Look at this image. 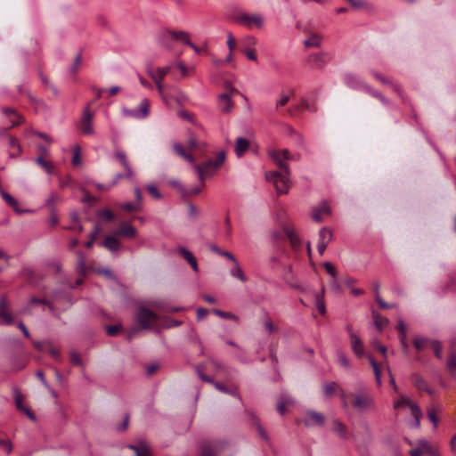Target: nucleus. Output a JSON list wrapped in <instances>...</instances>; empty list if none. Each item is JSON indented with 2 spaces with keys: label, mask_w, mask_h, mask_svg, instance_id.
Returning <instances> with one entry per match:
<instances>
[{
  "label": "nucleus",
  "mask_w": 456,
  "mask_h": 456,
  "mask_svg": "<svg viewBox=\"0 0 456 456\" xmlns=\"http://www.w3.org/2000/svg\"><path fill=\"white\" fill-rule=\"evenodd\" d=\"M269 157L275 162L282 173L279 171H270L265 174V178L274 184L278 193L286 194L290 188L289 166L286 160L277 153V150L269 151Z\"/></svg>",
  "instance_id": "obj_1"
},
{
  "label": "nucleus",
  "mask_w": 456,
  "mask_h": 456,
  "mask_svg": "<svg viewBox=\"0 0 456 456\" xmlns=\"http://www.w3.org/2000/svg\"><path fill=\"white\" fill-rule=\"evenodd\" d=\"M226 153L224 151H220L215 160L208 159L202 164H194V169L199 176L200 183H203L205 176L212 175L217 169H219L224 163Z\"/></svg>",
  "instance_id": "obj_2"
},
{
  "label": "nucleus",
  "mask_w": 456,
  "mask_h": 456,
  "mask_svg": "<svg viewBox=\"0 0 456 456\" xmlns=\"http://www.w3.org/2000/svg\"><path fill=\"white\" fill-rule=\"evenodd\" d=\"M200 456H232L230 444L224 440H207L200 445Z\"/></svg>",
  "instance_id": "obj_3"
},
{
  "label": "nucleus",
  "mask_w": 456,
  "mask_h": 456,
  "mask_svg": "<svg viewBox=\"0 0 456 456\" xmlns=\"http://www.w3.org/2000/svg\"><path fill=\"white\" fill-rule=\"evenodd\" d=\"M394 409L395 411L403 410L409 411L412 419L410 421L411 428H418L419 427V420L422 416L420 408L410 397L401 395L398 399L394 403Z\"/></svg>",
  "instance_id": "obj_4"
},
{
  "label": "nucleus",
  "mask_w": 456,
  "mask_h": 456,
  "mask_svg": "<svg viewBox=\"0 0 456 456\" xmlns=\"http://www.w3.org/2000/svg\"><path fill=\"white\" fill-rule=\"evenodd\" d=\"M232 20L249 29L254 27L258 28L264 27V18L259 13L249 14L247 12H240L234 15Z\"/></svg>",
  "instance_id": "obj_5"
},
{
  "label": "nucleus",
  "mask_w": 456,
  "mask_h": 456,
  "mask_svg": "<svg viewBox=\"0 0 456 456\" xmlns=\"http://www.w3.org/2000/svg\"><path fill=\"white\" fill-rule=\"evenodd\" d=\"M204 365L203 364H198L195 366V370L199 376V378L203 381L209 384H212L216 389H217L219 392L231 395L232 396H238L237 389L228 387L223 383L219 381H216L212 377L208 376L204 373Z\"/></svg>",
  "instance_id": "obj_6"
},
{
  "label": "nucleus",
  "mask_w": 456,
  "mask_h": 456,
  "mask_svg": "<svg viewBox=\"0 0 456 456\" xmlns=\"http://www.w3.org/2000/svg\"><path fill=\"white\" fill-rule=\"evenodd\" d=\"M157 319V314L146 308L145 306H139L135 314V322L142 330H148L151 326V322Z\"/></svg>",
  "instance_id": "obj_7"
},
{
  "label": "nucleus",
  "mask_w": 456,
  "mask_h": 456,
  "mask_svg": "<svg viewBox=\"0 0 456 456\" xmlns=\"http://www.w3.org/2000/svg\"><path fill=\"white\" fill-rule=\"evenodd\" d=\"M351 404L358 411H364L375 408L374 399L370 395L362 393L354 395Z\"/></svg>",
  "instance_id": "obj_8"
},
{
  "label": "nucleus",
  "mask_w": 456,
  "mask_h": 456,
  "mask_svg": "<svg viewBox=\"0 0 456 456\" xmlns=\"http://www.w3.org/2000/svg\"><path fill=\"white\" fill-rule=\"evenodd\" d=\"M92 102L88 103L85 108L83 116L79 121L78 129L85 135H92L94 134L93 126L94 113L91 111Z\"/></svg>",
  "instance_id": "obj_9"
},
{
  "label": "nucleus",
  "mask_w": 456,
  "mask_h": 456,
  "mask_svg": "<svg viewBox=\"0 0 456 456\" xmlns=\"http://www.w3.org/2000/svg\"><path fill=\"white\" fill-rule=\"evenodd\" d=\"M150 102L147 98L141 101L139 106L135 109H125L124 114L137 119H144L149 116Z\"/></svg>",
  "instance_id": "obj_10"
},
{
  "label": "nucleus",
  "mask_w": 456,
  "mask_h": 456,
  "mask_svg": "<svg viewBox=\"0 0 456 456\" xmlns=\"http://www.w3.org/2000/svg\"><path fill=\"white\" fill-rule=\"evenodd\" d=\"M343 81L349 88L356 91H364L368 85L360 77L352 73L344 74Z\"/></svg>",
  "instance_id": "obj_11"
},
{
  "label": "nucleus",
  "mask_w": 456,
  "mask_h": 456,
  "mask_svg": "<svg viewBox=\"0 0 456 456\" xmlns=\"http://www.w3.org/2000/svg\"><path fill=\"white\" fill-rule=\"evenodd\" d=\"M13 392V397H14V403L17 410L23 412L28 416V418L31 420H36V415L35 413L27 406L23 404V395L19 390V388L14 387L12 389Z\"/></svg>",
  "instance_id": "obj_12"
},
{
  "label": "nucleus",
  "mask_w": 456,
  "mask_h": 456,
  "mask_svg": "<svg viewBox=\"0 0 456 456\" xmlns=\"http://www.w3.org/2000/svg\"><path fill=\"white\" fill-rule=\"evenodd\" d=\"M324 421H325V418L322 413L317 412L315 411H308L305 413L304 424L306 427H313V426L322 427L324 425Z\"/></svg>",
  "instance_id": "obj_13"
},
{
  "label": "nucleus",
  "mask_w": 456,
  "mask_h": 456,
  "mask_svg": "<svg viewBox=\"0 0 456 456\" xmlns=\"http://www.w3.org/2000/svg\"><path fill=\"white\" fill-rule=\"evenodd\" d=\"M113 233L118 237L132 239L136 235V230L133 225L123 221L119 224L118 228L116 229Z\"/></svg>",
  "instance_id": "obj_14"
},
{
  "label": "nucleus",
  "mask_w": 456,
  "mask_h": 456,
  "mask_svg": "<svg viewBox=\"0 0 456 456\" xmlns=\"http://www.w3.org/2000/svg\"><path fill=\"white\" fill-rule=\"evenodd\" d=\"M156 40L165 49L171 50L173 48L171 45L173 37H171V30L168 28H164L159 30L156 35Z\"/></svg>",
  "instance_id": "obj_15"
},
{
  "label": "nucleus",
  "mask_w": 456,
  "mask_h": 456,
  "mask_svg": "<svg viewBox=\"0 0 456 456\" xmlns=\"http://www.w3.org/2000/svg\"><path fill=\"white\" fill-rule=\"evenodd\" d=\"M330 61L328 53H317L308 57L309 64L314 69H323Z\"/></svg>",
  "instance_id": "obj_16"
},
{
  "label": "nucleus",
  "mask_w": 456,
  "mask_h": 456,
  "mask_svg": "<svg viewBox=\"0 0 456 456\" xmlns=\"http://www.w3.org/2000/svg\"><path fill=\"white\" fill-rule=\"evenodd\" d=\"M350 343L355 355L362 358L365 354L364 346L362 339L354 332L350 334Z\"/></svg>",
  "instance_id": "obj_17"
},
{
  "label": "nucleus",
  "mask_w": 456,
  "mask_h": 456,
  "mask_svg": "<svg viewBox=\"0 0 456 456\" xmlns=\"http://www.w3.org/2000/svg\"><path fill=\"white\" fill-rule=\"evenodd\" d=\"M114 157L119 162V164L124 167L125 171H126V176L133 177L134 171H133V168L127 159L126 154L124 151L117 150L114 151Z\"/></svg>",
  "instance_id": "obj_18"
},
{
  "label": "nucleus",
  "mask_w": 456,
  "mask_h": 456,
  "mask_svg": "<svg viewBox=\"0 0 456 456\" xmlns=\"http://www.w3.org/2000/svg\"><path fill=\"white\" fill-rule=\"evenodd\" d=\"M177 252L181 256H183L187 261V263L191 265V267L195 273L199 272L197 259L189 249H187L184 247H180L177 248Z\"/></svg>",
  "instance_id": "obj_19"
},
{
  "label": "nucleus",
  "mask_w": 456,
  "mask_h": 456,
  "mask_svg": "<svg viewBox=\"0 0 456 456\" xmlns=\"http://www.w3.org/2000/svg\"><path fill=\"white\" fill-rule=\"evenodd\" d=\"M304 110H306L311 112H314V111H316L317 109H316V106L314 103H311L307 100L302 99L300 104L295 105L293 108L289 110V113L290 116H295L297 113H298Z\"/></svg>",
  "instance_id": "obj_20"
},
{
  "label": "nucleus",
  "mask_w": 456,
  "mask_h": 456,
  "mask_svg": "<svg viewBox=\"0 0 456 456\" xmlns=\"http://www.w3.org/2000/svg\"><path fill=\"white\" fill-rule=\"evenodd\" d=\"M7 299L5 297L0 298V317L3 319V322L5 325H11L13 322V318L10 312L6 309Z\"/></svg>",
  "instance_id": "obj_21"
},
{
  "label": "nucleus",
  "mask_w": 456,
  "mask_h": 456,
  "mask_svg": "<svg viewBox=\"0 0 456 456\" xmlns=\"http://www.w3.org/2000/svg\"><path fill=\"white\" fill-rule=\"evenodd\" d=\"M248 418H249V420L251 421V423L256 426L259 436L263 440L269 442V440H270L269 436H268L266 430L265 429V428L262 426L258 417L254 412H249Z\"/></svg>",
  "instance_id": "obj_22"
},
{
  "label": "nucleus",
  "mask_w": 456,
  "mask_h": 456,
  "mask_svg": "<svg viewBox=\"0 0 456 456\" xmlns=\"http://www.w3.org/2000/svg\"><path fill=\"white\" fill-rule=\"evenodd\" d=\"M117 237L118 236L114 235V233L112 235H107L101 245L111 252H116L120 248V242Z\"/></svg>",
  "instance_id": "obj_23"
},
{
  "label": "nucleus",
  "mask_w": 456,
  "mask_h": 456,
  "mask_svg": "<svg viewBox=\"0 0 456 456\" xmlns=\"http://www.w3.org/2000/svg\"><path fill=\"white\" fill-rule=\"evenodd\" d=\"M219 109L225 113H229L232 108L231 95L228 93H223L218 96Z\"/></svg>",
  "instance_id": "obj_24"
},
{
  "label": "nucleus",
  "mask_w": 456,
  "mask_h": 456,
  "mask_svg": "<svg viewBox=\"0 0 456 456\" xmlns=\"http://www.w3.org/2000/svg\"><path fill=\"white\" fill-rule=\"evenodd\" d=\"M77 264L75 266V271L77 274L80 276H86L87 273L86 260L84 253L82 251L77 252Z\"/></svg>",
  "instance_id": "obj_25"
},
{
  "label": "nucleus",
  "mask_w": 456,
  "mask_h": 456,
  "mask_svg": "<svg viewBox=\"0 0 456 456\" xmlns=\"http://www.w3.org/2000/svg\"><path fill=\"white\" fill-rule=\"evenodd\" d=\"M169 67L158 68L156 73H151V77L155 81L157 88L159 92L162 91V84L161 81L165 77V76L169 72Z\"/></svg>",
  "instance_id": "obj_26"
},
{
  "label": "nucleus",
  "mask_w": 456,
  "mask_h": 456,
  "mask_svg": "<svg viewBox=\"0 0 456 456\" xmlns=\"http://www.w3.org/2000/svg\"><path fill=\"white\" fill-rule=\"evenodd\" d=\"M249 148V141L244 137H238L236 139L234 151L238 158H240Z\"/></svg>",
  "instance_id": "obj_27"
},
{
  "label": "nucleus",
  "mask_w": 456,
  "mask_h": 456,
  "mask_svg": "<svg viewBox=\"0 0 456 456\" xmlns=\"http://www.w3.org/2000/svg\"><path fill=\"white\" fill-rule=\"evenodd\" d=\"M411 381L419 391L427 392L428 391V383L425 379L420 376L418 372H413L411 376Z\"/></svg>",
  "instance_id": "obj_28"
},
{
  "label": "nucleus",
  "mask_w": 456,
  "mask_h": 456,
  "mask_svg": "<svg viewBox=\"0 0 456 456\" xmlns=\"http://www.w3.org/2000/svg\"><path fill=\"white\" fill-rule=\"evenodd\" d=\"M330 207L326 203H323L322 205H321L319 207L314 208L313 213H312V217L315 222L322 223V214H330Z\"/></svg>",
  "instance_id": "obj_29"
},
{
  "label": "nucleus",
  "mask_w": 456,
  "mask_h": 456,
  "mask_svg": "<svg viewBox=\"0 0 456 456\" xmlns=\"http://www.w3.org/2000/svg\"><path fill=\"white\" fill-rule=\"evenodd\" d=\"M332 431L336 433L341 439H346L348 436L346 426L338 419H333Z\"/></svg>",
  "instance_id": "obj_30"
},
{
  "label": "nucleus",
  "mask_w": 456,
  "mask_h": 456,
  "mask_svg": "<svg viewBox=\"0 0 456 456\" xmlns=\"http://www.w3.org/2000/svg\"><path fill=\"white\" fill-rule=\"evenodd\" d=\"M372 317L374 321L375 327L379 331H382L383 329L387 326L389 321L387 317L382 316L379 312L372 311Z\"/></svg>",
  "instance_id": "obj_31"
},
{
  "label": "nucleus",
  "mask_w": 456,
  "mask_h": 456,
  "mask_svg": "<svg viewBox=\"0 0 456 456\" xmlns=\"http://www.w3.org/2000/svg\"><path fill=\"white\" fill-rule=\"evenodd\" d=\"M284 234L290 242L291 247L294 249H297L301 245V240L299 237L289 227H284Z\"/></svg>",
  "instance_id": "obj_32"
},
{
  "label": "nucleus",
  "mask_w": 456,
  "mask_h": 456,
  "mask_svg": "<svg viewBox=\"0 0 456 456\" xmlns=\"http://www.w3.org/2000/svg\"><path fill=\"white\" fill-rule=\"evenodd\" d=\"M294 402H293L292 398L289 395H282L281 397H280L277 402V405H276V409H277V411L279 412V414L284 415L285 408L288 405L292 404Z\"/></svg>",
  "instance_id": "obj_33"
},
{
  "label": "nucleus",
  "mask_w": 456,
  "mask_h": 456,
  "mask_svg": "<svg viewBox=\"0 0 456 456\" xmlns=\"http://www.w3.org/2000/svg\"><path fill=\"white\" fill-rule=\"evenodd\" d=\"M9 147L13 150V151L10 153V158H16L22 152V147L14 136L9 137Z\"/></svg>",
  "instance_id": "obj_34"
},
{
  "label": "nucleus",
  "mask_w": 456,
  "mask_h": 456,
  "mask_svg": "<svg viewBox=\"0 0 456 456\" xmlns=\"http://www.w3.org/2000/svg\"><path fill=\"white\" fill-rule=\"evenodd\" d=\"M127 447L134 452L135 456H149L151 453L149 448L144 443H140L137 445L129 444Z\"/></svg>",
  "instance_id": "obj_35"
},
{
  "label": "nucleus",
  "mask_w": 456,
  "mask_h": 456,
  "mask_svg": "<svg viewBox=\"0 0 456 456\" xmlns=\"http://www.w3.org/2000/svg\"><path fill=\"white\" fill-rule=\"evenodd\" d=\"M368 360L373 369L376 383L379 387L382 384L381 370H380L379 365L371 355H368Z\"/></svg>",
  "instance_id": "obj_36"
},
{
  "label": "nucleus",
  "mask_w": 456,
  "mask_h": 456,
  "mask_svg": "<svg viewBox=\"0 0 456 456\" xmlns=\"http://www.w3.org/2000/svg\"><path fill=\"white\" fill-rule=\"evenodd\" d=\"M171 37L173 41H180L185 45L190 41V34L183 30H171Z\"/></svg>",
  "instance_id": "obj_37"
},
{
  "label": "nucleus",
  "mask_w": 456,
  "mask_h": 456,
  "mask_svg": "<svg viewBox=\"0 0 456 456\" xmlns=\"http://www.w3.org/2000/svg\"><path fill=\"white\" fill-rule=\"evenodd\" d=\"M35 162L38 166H40L48 175H51L53 173V171H54L53 165L51 162L46 161L42 155L37 157L35 159Z\"/></svg>",
  "instance_id": "obj_38"
},
{
  "label": "nucleus",
  "mask_w": 456,
  "mask_h": 456,
  "mask_svg": "<svg viewBox=\"0 0 456 456\" xmlns=\"http://www.w3.org/2000/svg\"><path fill=\"white\" fill-rule=\"evenodd\" d=\"M315 306L322 315L326 314V306L323 299V290L322 293L316 292L314 294Z\"/></svg>",
  "instance_id": "obj_39"
},
{
  "label": "nucleus",
  "mask_w": 456,
  "mask_h": 456,
  "mask_svg": "<svg viewBox=\"0 0 456 456\" xmlns=\"http://www.w3.org/2000/svg\"><path fill=\"white\" fill-rule=\"evenodd\" d=\"M322 44V37L316 34H311L310 37L305 40L304 45L305 47H319Z\"/></svg>",
  "instance_id": "obj_40"
},
{
  "label": "nucleus",
  "mask_w": 456,
  "mask_h": 456,
  "mask_svg": "<svg viewBox=\"0 0 456 456\" xmlns=\"http://www.w3.org/2000/svg\"><path fill=\"white\" fill-rule=\"evenodd\" d=\"M412 344H413L414 348L418 352H420L428 345V338L423 336H415L412 339Z\"/></svg>",
  "instance_id": "obj_41"
},
{
  "label": "nucleus",
  "mask_w": 456,
  "mask_h": 456,
  "mask_svg": "<svg viewBox=\"0 0 456 456\" xmlns=\"http://www.w3.org/2000/svg\"><path fill=\"white\" fill-rule=\"evenodd\" d=\"M230 274L232 277L239 279L242 282H246L248 281V278L245 276L238 262L235 264V266L231 269Z\"/></svg>",
  "instance_id": "obj_42"
},
{
  "label": "nucleus",
  "mask_w": 456,
  "mask_h": 456,
  "mask_svg": "<svg viewBox=\"0 0 456 456\" xmlns=\"http://www.w3.org/2000/svg\"><path fill=\"white\" fill-rule=\"evenodd\" d=\"M96 216L101 220H104V221H107V222H112L114 220V218H115L114 213L111 210L108 209V208L98 210L96 212Z\"/></svg>",
  "instance_id": "obj_43"
},
{
  "label": "nucleus",
  "mask_w": 456,
  "mask_h": 456,
  "mask_svg": "<svg viewBox=\"0 0 456 456\" xmlns=\"http://www.w3.org/2000/svg\"><path fill=\"white\" fill-rule=\"evenodd\" d=\"M332 240V232L327 227H322L319 232V240L321 242H324L325 244H329Z\"/></svg>",
  "instance_id": "obj_44"
},
{
  "label": "nucleus",
  "mask_w": 456,
  "mask_h": 456,
  "mask_svg": "<svg viewBox=\"0 0 456 456\" xmlns=\"http://www.w3.org/2000/svg\"><path fill=\"white\" fill-rule=\"evenodd\" d=\"M120 208L126 212H136L142 208V204L136 202H126L121 204Z\"/></svg>",
  "instance_id": "obj_45"
},
{
  "label": "nucleus",
  "mask_w": 456,
  "mask_h": 456,
  "mask_svg": "<svg viewBox=\"0 0 456 456\" xmlns=\"http://www.w3.org/2000/svg\"><path fill=\"white\" fill-rule=\"evenodd\" d=\"M2 197L3 199L6 201V203L13 208V209L17 212V213H21L22 211H20L19 208H18V202L17 200L12 196L10 195L9 193L5 192V191H2Z\"/></svg>",
  "instance_id": "obj_46"
},
{
  "label": "nucleus",
  "mask_w": 456,
  "mask_h": 456,
  "mask_svg": "<svg viewBox=\"0 0 456 456\" xmlns=\"http://www.w3.org/2000/svg\"><path fill=\"white\" fill-rule=\"evenodd\" d=\"M203 185H204V182L201 183L200 185H196V186H192V187H190V188H185V193H182V195L183 197H190V196L198 195V194H200L201 192Z\"/></svg>",
  "instance_id": "obj_47"
},
{
  "label": "nucleus",
  "mask_w": 456,
  "mask_h": 456,
  "mask_svg": "<svg viewBox=\"0 0 456 456\" xmlns=\"http://www.w3.org/2000/svg\"><path fill=\"white\" fill-rule=\"evenodd\" d=\"M58 195L54 192L50 193L47 199L45 201V206L50 209V211H53L55 204L58 200Z\"/></svg>",
  "instance_id": "obj_48"
},
{
  "label": "nucleus",
  "mask_w": 456,
  "mask_h": 456,
  "mask_svg": "<svg viewBox=\"0 0 456 456\" xmlns=\"http://www.w3.org/2000/svg\"><path fill=\"white\" fill-rule=\"evenodd\" d=\"M421 448H414L410 450L409 454L411 456H422L424 452L428 450V441H420Z\"/></svg>",
  "instance_id": "obj_49"
},
{
  "label": "nucleus",
  "mask_w": 456,
  "mask_h": 456,
  "mask_svg": "<svg viewBox=\"0 0 456 456\" xmlns=\"http://www.w3.org/2000/svg\"><path fill=\"white\" fill-rule=\"evenodd\" d=\"M100 232H101V227L99 225H95L94 227V230L92 231V232L89 235V240L86 242V248H92V246L94 245V243L97 238V235L100 233Z\"/></svg>",
  "instance_id": "obj_50"
},
{
  "label": "nucleus",
  "mask_w": 456,
  "mask_h": 456,
  "mask_svg": "<svg viewBox=\"0 0 456 456\" xmlns=\"http://www.w3.org/2000/svg\"><path fill=\"white\" fill-rule=\"evenodd\" d=\"M264 327L267 330L268 334H272L273 332L278 331V328L273 324L272 319L268 315V314H265V318L264 321Z\"/></svg>",
  "instance_id": "obj_51"
},
{
  "label": "nucleus",
  "mask_w": 456,
  "mask_h": 456,
  "mask_svg": "<svg viewBox=\"0 0 456 456\" xmlns=\"http://www.w3.org/2000/svg\"><path fill=\"white\" fill-rule=\"evenodd\" d=\"M213 313L216 315H217L223 319H225V320H234V321L238 320V316H236L235 314H233L231 312H224V311H222L219 309H214Z\"/></svg>",
  "instance_id": "obj_52"
},
{
  "label": "nucleus",
  "mask_w": 456,
  "mask_h": 456,
  "mask_svg": "<svg viewBox=\"0 0 456 456\" xmlns=\"http://www.w3.org/2000/svg\"><path fill=\"white\" fill-rule=\"evenodd\" d=\"M338 361L340 363L341 366H343L346 369L350 368V361L342 351L337 352Z\"/></svg>",
  "instance_id": "obj_53"
},
{
  "label": "nucleus",
  "mask_w": 456,
  "mask_h": 456,
  "mask_svg": "<svg viewBox=\"0 0 456 456\" xmlns=\"http://www.w3.org/2000/svg\"><path fill=\"white\" fill-rule=\"evenodd\" d=\"M209 362L213 365V368L216 371L226 373L230 369L228 366L219 362L215 359H209Z\"/></svg>",
  "instance_id": "obj_54"
},
{
  "label": "nucleus",
  "mask_w": 456,
  "mask_h": 456,
  "mask_svg": "<svg viewBox=\"0 0 456 456\" xmlns=\"http://www.w3.org/2000/svg\"><path fill=\"white\" fill-rule=\"evenodd\" d=\"M429 346L433 348L435 355L438 359H442V346L440 342L437 340L429 341Z\"/></svg>",
  "instance_id": "obj_55"
},
{
  "label": "nucleus",
  "mask_w": 456,
  "mask_h": 456,
  "mask_svg": "<svg viewBox=\"0 0 456 456\" xmlns=\"http://www.w3.org/2000/svg\"><path fill=\"white\" fill-rule=\"evenodd\" d=\"M146 189L153 199H155V200L162 199V194L159 192V191L158 190L156 185L149 184V185H147Z\"/></svg>",
  "instance_id": "obj_56"
},
{
  "label": "nucleus",
  "mask_w": 456,
  "mask_h": 456,
  "mask_svg": "<svg viewBox=\"0 0 456 456\" xmlns=\"http://www.w3.org/2000/svg\"><path fill=\"white\" fill-rule=\"evenodd\" d=\"M399 341H400V345H401L403 352L406 355H409V354H410V346H409V343H408L407 336L406 337L399 336Z\"/></svg>",
  "instance_id": "obj_57"
},
{
  "label": "nucleus",
  "mask_w": 456,
  "mask_h": 456,
  "mask_svg": "<svg viewBox=\"0 0 456 456\" xmlns=\"http://www.w3.org/2000/svg\"><path fill=\"white\" fill-rule=\"evenodd\" d=\"M242 52L246 54L247 58L250 61H256L257 60L256 50L254 47H245Z\"/></svg>",
  "instance_id": "obj_58"
},
{
  "label": "nucleus",
  "mask_w": 456,
  "mask_h": 456,
  "mask_svg": "<svg viewBox=\"0 0 456 456\" xmlns=\"http://www.w3.org/2000/svg\"><path fill=\"white\" fill-rule=\"evenodd\" d=\"M71 162L74 166H77L81 162L80 147L78 145H76L75 148L73 149V157H72Z\"/></svg>",
  "instance_id": "obj_59"
},
{
  "label": "nucleus",
  "mask_w": 456,
  "mask_h": 456,
  "mask_svg": "<svg viewBox=\"0 0 456 456\" xmlns=\"http://www.w3.org/2000/svg\"><path fill=\"white\" fill-rule=\"evenodd\" d=\"M336 387H337V383L334 382V381H331L330 383H327L325 386H324V395L326 396H330L332 395V394L335 392L336 390Z\"/></svg>",
  "instance_id": "obj_60"
},
{
  "label": "nucleus",
  "mask_w": 456,
  "mask_h": 456,
  "mask_svg": "<svg viewBox=\"0 0 456 456\" xmlns=\"http://www.w3.org/2000/svg\"><path fill=\"white\" fill-rule=\"evenodd\" d=\"M47 346H48L49 354L56 361H60L61 360L60 351L57 348L53 347L51 343H47Z\"/></svg>",
  "instance_id": "obj_61"
},
{
  "label": "nucleus",
  "mask_w": 456,
  "mask_h": 456,
  "mask_svg": "<svg viewBox=\"0 0 456 456\" xmlns=\"http://www.w3.org/2000/svg\"><path fill=\"white\" fill-rule=\"evenodd\" d=\"M377 304L379 305V306L382 309H390V308H394L395 306V304H388L381 297H377L375 298Z\"/></svg>",
  "instance_id": "obj_62"
},
{
  "label": "nucleus",
  "mask_w": 456,
  "mask_h": 456,
  "mask_svg": "<svg viewBox=\"0 0 456 456\" xmlns=\"http://www.w3.org/2000/svg\"><path fill=\"white\" fill-rule=\"evenodd\" d=\"M446 365L450 370H456V354H452L448 356Z\"/></svg>",
  "instance_id": "obj_63"
},
{
  "label": "nucleus",
  "mask_w": 456,
  "mask_h": 456,
  "mask_svg": "<svg viewBox=\"0 0 456 456\" xmlns=\"http://www.w3.org/2000/svg\"><path fill=\"white\" fill-rule=\"evenodd\" d=\"M363 92L373 96L374 98H377L378 100H379L381 98V96L383 95L381 93L374 90L370 85H367L365 86V89Z\"/></svg>",
  "instance_id": "obj_64"
}]
</instances>
